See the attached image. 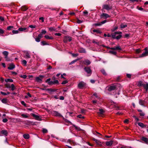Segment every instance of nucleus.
<instances>
[{"mask_svg":"<svg viewBox=\"0 0 148 148\" xmlns=\"http://www.w3.org/2000/svg\"><path fill=\"white\" fill-rule=\"evenodd\" d=\"M107 22V20H104L101 22H99L93 24V25L95 27L97 26H101L103 24H104Z\"/></svg>","mask_w":148,"mask_h":148,"instance_id":"6","label":"nucleus"},{"mask_svg":"<svg viewBox=\"0 0 148 148\" xmlns=\"http://www.w3.org/2000/svg\"><path fill=\"white\" fill-rule=\"evenodd\" d=\"M99 112H98L97 113L100 114H102L103 113L105 112V111L101 109H99Z\"/></svg>","mask_w":148,"mask_h":148,"instance_id":"26","label":"nucleus"},{"mask_svg":"<svg viewBox=\"0 0 148 148\" xmlns=\"http://www.w3.org/2000/svg\"><path fill=\"white\" fill-rule=\"evenodd\" d=\"M91 63V62L88 59H86L83 61V63L87 66L90 65Z\"/></svg>","mask_w":148,"mask_h":148,"instance_id":"14","label":"nucleus"},{"mask_svg":"<svg viewBox=\"0 0 148 148\" xmlns=\"http://www.w3.org/2000/svg\"><path fill=\"white\" fill-rule=\"evenodd\" d=\"M101 73L105 76H106L107 75V74L106 73L105 71L103 69H102L101 70Z\"/></svg>","mask_w":148,"mask_h":148,"instance_id":"31","label":"nucleus"},{"mask_svg":"<svg viewBox=\"0 0 148 148\" xmlns=\"http://www.w3.org/2000/svg\"><path fill=\"white\" fill-rule=\"evenodd\" d=\"M122 36L121 34H119L118 36H117L116 37V39L119 40L121 38Z\"/></svg>","mask_w":148,"mask_h":148,"instance_id":"48","label":"nucleus"},{"mask_svg":"<svg viewBox=\"0 0 148 148\" xmlns=\"http://www.w3.org/2000/svg\"><path fill=\"white\" fill-rule=\"evenodd\" d=\"M109 53L114 55H116L117 54V52L116 51H114L110 50L109 51Z\"/></svg>","mask_w":148,"mask_h":148,"instance_id":"30","label":"nucleus"},{"mask_svg":"<svg viewBox=\"0 0 148 148\" xmlns=\"http://www.w3.org/2000/svg\"><path fill=\"white\" fill-rule=\"evenodd\" d=\"M78 51L80 53H85L86 52L85 49L82 47L79 48Z\"/></svg>","mask_w":148,"mask_h":148,"instance_id":"18","label":"nucleus"},{"mask_svg":"<svg viewBox=\"0 0 148 148\" xmlns=\"http://www.w3.org/2000/svg\"><path fill=\"white\" fill-rule=\"evenodd\" d=\"M113 141L111 140L110 141H107L106 142V145L107 146H110L112 144Z\"/></svg>","mask_w":148,"mask_h":148,"instance_id":"21","label":"nucleus"},{"mask_svg":"<svg viewBox=\"0 0 148 148\" xmlns=\"http://www.w3.org/2000/svg\"><path fill=\"white\" fill-rule=\"evenodd\" d=\"M44 76L43 75H39L38 77V82H41L42 81V79L44 77Z\"/></svg>","mask_w":148,"mask_h":148,"instance_id":"12","label":"nucleus"},{"mask_svg":"<svg viewBox=\"0 0 148 148\" xmlns=\"http://www.w3.org/2000/svg\"><path fill=\"white\" fill-rule=\"evenodd\" d=\"M0 133L1 134L4 135L5 136H7L8 134V132L6 130H2L1 131Z\"/></svg>","mask_w":148,"mask_h":148,"instance_id":"17","label":"nucleus"},{"mask_svg":"<svg viewBox=\"0 0 148 148\" xmlns=\"http://www.w3.org/2000/svg\"><path fill=\"white\" fill-rule=\"evenodd\" d=\"M31 115L33 117H35V119L37 120V115H36L35 114L33 113H31Z\"/></svg>","mask_w":148,"mask_h":148,"instance_id":"45","label":"nucleus"},{"mask_svg":"<svg viewBox=\"0 0 148 148\" xmlns=\"http://www.w3.org/2000/svg\"><path fill=\"white\" fill-rule=\"evenodd\" d=\"M145 100H143L141 99H139V104L142 106H145Z\"/></svg>","mask_w":148,"mask_h":148,"instance_id":"10","label":"nucleus"},{"mask_svg":"<svg viewBox=\"0 0 148 148\" xmlns=\"http://www.w3.org/2000/svg\"><path fill=\"white\" fill-rule=\"evenodd\" d=\"M48 84H49V85H51L54 84L53 82V81H51L49 82H48Z\"/></svg>","mask_w":148,"mask_h":148,"instance_id":"56","label":"nucleus"},{"mask_svg":"<svg viewBox=\"0 0 148 148\" xmlns=\"http://www.w3.org/2000/svg\"><path fill=\"white\" fill-rule=\"evenodd\" d=\"M86 85V84L83 82H81L79 83L78 84V87L79 88H82Z\"/></svg>","mask_w":148,"mask_h":148,"instance_id":"8","label":"nucleus"},{"mask_svg":"<svg viewBox=\"0 0 148 148\" xmlns=\"http://www.w3.org/2000/svg\"><path fill=\"white\" fill-rule=\"evenodd\" d=\"M73 127H75V129L76 130H77L79 131H80L81 130V129L79 127L76 126L75 125H73Z\"/></svg>","mask_w":148,"mask_h":148,"instance_id":"39","label":"nucleus"},{"mask_svg":"<svg viewBox=\"0 0 148 148\" xmlns=\"http://www.w3.org/2000/svg\"><path fill=\"white\" fill-rule=\"evenodd\" d=\"M3 54L5 56V58H6L7 56H8L9 53L8 51H4L2 52Z\"/></svg>","mask_w":148,"mask_h":148,"instance_id":"23","label":"nucleus"},{"mask_svg":"<svg viewBox=\"0 0 148 148\" xmlns=\"http://www.w3.org/2000/svg\"><path fill=\"white\" fill-rule=\"evenodd\" d=\"M20 77L22 78L26 79L27 77V76L25 75H21Z\"/></svg>","mask_w":148,"mask_h":148,"instance_id":"52","label":"nucleus"},{"mask_svg":"<svg viewBox=\"0 0 148 148\" xmlns=\"http://www.w3.org/2000/svg\"><path fill=\"white\" fill-rule=\"evenodd\" d=\"M130 34H126L125 35V37L128 38L130 37Z\"/></svg>","mask_w":148,"mask_h":148,"instance_id":"60","label":"nucleus"},{"mask_svg":"<svg viewBox=\"0 0 148 148\" xmlns=\"http://www.w3.org/2000/svg\"><path fill=\"white\" fill-rule=\"evenodd\" d=\"M12 33L13 34H17L19 33L18 30H13L12 31Z\"/></svg>","mask_w":148,"mask_h":148,"instance_id":"47","label":"nucleus"},{"mask_svg":"<svg viewBox=\"0 0 148 148\" xmlns=\"http://www.w3.org/2000/svg\"><path fill=\"white\" fill-rule=\"evenodd\" d=\"M54 84H59V81L58 80H54L53 81Z\"/></svg>","mask_w":148,"mask_h":148,"instance_id":"55","label":"nucleus"},{"mask_svg":"<svg viewBox=\"0 0 148 148\" xmlns=\"http://www.w3.org/2000/svg\"><path fill=\"white\" fill-rule=\"evenodd\" d=\"M28 7L27 6L23 5L21 7V9L22 11H25L28 9Z\"/></svg>","mask_w":148,"mask_h":148,"instance_id":"19","label":"nucleus"},{"mask_svg":"<svg viewBox=\"0 0 148 148\" xmlns=\"http://www.w3.org/2000/svg\"><path fill=\"white\" fill-rule=\"evenodd\" d=\"M117 34H115V32L112 33L111 34V37L113 39H116V35Z\"/></svg>","mask_w":148,"mask_h":148,"instance_id":"40","label":"nucleus"},{"mask_svg":"<svg viewBox=\"0 0 148 148\" xmlns=\"http://www.w3.org/2000/svg\"><path fill=\"white\" fill-rule=\"evenodd\" d=\"M138 125L142 128H145L146 127V125H144L143 123L139 122L138 123Z\"/></svg>","mask_w":148,"mask_h":148,"instance_id":"22","label":"nucleus"},{"mask_svg":"<svg viewBox=\"0 0 148 148\" xmlns=\"http://www.w3.org/2000/svg\"><path fill=\"white\" fill-rule=\"evenodd\" d=\"M42 132L43 133H46L47 132V130L45 128H43L42 130Z\"/></svg>","mask_w":148,"mask_h":148,"instance_id":"46","label":"nucleus"},{"mask_svg":"<svg viewBox=\"0 0 148 148\" xmlns=\"http://www.w3.org/2000/svg\"><path fill=\"white\" fill-rule=\"evenodd\" d=\"M22 64H24L25 66L27 64V61L25 60H23L22 61Z\"/></svg>","mask_w":148,"mask_h":148,"instance_id":"53","label":"nucleus"},{"mask_svg":"<svg viewBox=\"0 0 148 148\" xmlns=\"http://www.w3.org/2000/svg\"><path fill=\"white\" fill-rule=\"evenodd\" d=\"M121 85L120 84H117L115 85L114 84H112L108 88V91L111 92L113 90H116L117 89V87H119Z\"/></svg>","mask_w":148,"mask_h":148,"instance_id":"1","label":"nucleus"},{"mask_svg":"<svg viewBox=\"0 0 148 148\" xmlns=\"http://www.w3.org/2000/svg\"><path fill=\"white\" fill-rule=\"evenodd\" d=\"M145 84L143 82L141 81H139L137 82V86L138 87H144L145 86Z\"/></svg>","mask_w":148,"mask_h":148,"instance_id":"11","label":"nucleus"},{"mask_svg":"<svg viewBox=\"0 0 148 148\" xmlns=\"http://www.w3.org/2000/svg\"><path fill=\"white\" fill-rule=\"evenodd\" d=\"M21 116H22L23 117L25 118H27L28 117V116L26 114H22L21 115Z\"/></svg>","mask_w":148,"mask_h":148,"instance_id":"59","label":"nucleus"},{"mask_svg":"<svg viewBox=\"0 0 148 148\" xmlns=\"http://www.w3.org/2000/svg\"><path fill=\"white\" fill-rule=\"evenodd\" d=\"M72 37L69 36H65L64 38L63 41L64 43H67L68 41H71L72 40Z\"/></svg>","mask_w":148,"mask_h":148,"instance_id":"4","label":"nucleus"},{"mask_svg":"<svg viewBox=\"0 0 148 148\" xmlns=\"http://www.w3.org/2000/svg\"><path fill=\"white\" fill-rule=\"evenodd\" d=\"M51 78H49L48 79H47L45 81V82L46 83H47V84L48 83V82H49L51 81Z\"/></svg>","mask_w":148,"mask_h":148,"instance_id":"62","label":"nucleus"},{"mask_svg":"<svg viewBox=\"0 0 148 148\" xmlns=\"http://www.w3.org/2000/svg\"><path fill=\"white\" fill-rule=\"evenodd\" d=\"M143 88L145 89V92L148 91V83L145 84Z\"/></svg>","mask_w":148,"mask_h":148,"instance_id":"24","label":"nucleus"},{"mask_svg":"<svg viewBox=\"0 0 148 148\" xmlns=\"http://www.w3.org/2000/svg\"><path fill=\"white\" fill-rule=\"evenodd\" d=\"M25 56L27 58H30V55L29 53L28 52H27L25 54Z\"/></svg>","mask_w":148,"mask_h":148,"instance_id":"51","label":"nucleus"},{"mask_svg":"<svg viewBox=\"0 0 148 148\" xmlns=\"http://www.w3.org/2000/svg\"><path fill=\"white\" fill-rule=\"evenodd\" d=\"M110 16L108 14L103 13L100 15V18H103L104 19H106L110 17Z\"/></svg>","mask_w":148,"mask_h":148,"instance_id":"9","label":"nucleus"},{"mask_svg":"<svg viewBox=\"0 0 148 148\" xmlns=\"http://www.w3.org/2000/svg\"><path fill=\"white\" fill-rule=\"evenodd\" d=\"M8 121V119L6 118L2 120V121L4 123H6Z\"/></svg>","mask_w":148,"mask_h":148,"instance_id":"63","label":"nucleus"},{"mask_svg":"<svg viewBox=\"0 0 148 148\" xmlns=\"http://www.w3.org/2000/svg\"><path fill=\"white\" fill-rule=\"evenodd\" d=\"M77 117L80 119H84V116H82V115L81 114H79L77 115Z\"/></svg>","mask_w":148,"mask_h":148,"instance_id":"58","label":"nucleus"},{"mask_svg":"<svg viewBox=\"0 0 148 148\" xmlns=\"http://www.w3.org/2000/svg\"><path fill=\"white\" fill-rule=\"evenodd\" d=\"M15 67V66L13 64H11L8 67V69L9 70H13Z\"/></svg>","mask_w":148,"mask_h":148,"instance_id":"20","label":"nucleus"},{"mask_svg":"<svg viewBox=\"0 0 148 148\" xmlns=\"http://www.w3.org/2000/svg\"><path fill=\"white\" fill-rule=\"evenodd\" d=\"M45 38L47 39H53V38L52 36H49L48 35H45L44 36Z\"/></svg>","mask_w":148,"mask_h":148,"instance_id":"28","label":"nucleus"},{"mask_svg":"<svg viewBox=\"0 0 148 148\" xmlns=\"http://www.w3.org/2000/svg\"><path fill=\"white\" fill-rule=\"evenodd\" d=\"M127 26V25H123V23H121V24L120 25V27L121 28H124L125 27H126Z\"/></svg>","mask_w":148,"mask_h":148,"instance_id":"41","label":"nucleus"},{"mask_svg":"<svg viewBox=\"0 0 148 148\" xmlns=\"http://www.w3.org/2000/svg\"><path fill=\"white\" fill-rule=\"evenodd\" d=\"M51 113L53 115L56 116L61 117L64 118L63 116L60 113H59L58 112L56 111H52L51 112Z\"/></svg>","mask_w":148,"mask_h":148,"instance_id":"3","label":"nucleus"},{"mask_svg":"<svg viewBox=\"0 0 148 148\" xmlns=\"http://www.w3.org/2000/svg\"><path fill=\"white\" fill-rule=\"evenodd\" d=\"M92 42L93 43L96 44L97 45H99V42L96 41L95 40H92Z\"/></svg>","mask_w":148,"mask_h":148,"instance_id":"54","label":"nucleus"},{"mask_svg":"<svg viewBox=\"0 0 148 148\" xmlns=\"http://www.w3.org/2000/svg\"><path fill=\"white\" fill-rule=\"evenodd\" d=\"M36 25H30L29 26V27L32 28H34L36 27Z\"/></svg>","mask_w":148,"mask_h":148,"instance_id":"57","label":"nucleus"},{"mask_svg":"<svg viewBox=\"0 0 148 148\" xmlns=\"http://www.w3.org/2000/svg\"><path fill=\"white\" fill-rule=\"evenodd\" d=\"M68 82V81L67 80H64L62 82L61 84L63 85L67 83Z\"/></svg>","mask_w":148,"mask_h":148,"instance_id":"49","label":"nucleus"},{"mask_svg":"<svg viewBox=\"0 0 148 148\" xmlns=\"http://www.w3.org/2000/svg\"><path fill=\"white\" fill-rule=\"evenodd\" d=\"M41 45L44 46L45 45H49V44L46 42L45 41H42L41 42Z\"/></svg>","mask_w":148,"mask_h":148,"instance_id":"25","label":"nucleus"},{"mask_svg":"<svg viewBox=\"0 0 148 148\" xmlns=\"http://www.w3.org/2000/svg\"><path fill=\"white\" fill-rule=\"evenodd\" d=\"M18 31L21 32H27L28 29L26 28L20 27L18 29Z\"/></svg>","mask_w":148,"mask_h":148,"instance_id":"16","label":"nucleus"},{"mask_svg":"<svg viewBox=\"0 0 148 148\" xmlns=\"http://www.w3.org/2000/svg\"><path fill=\"white\" fill-rule=\"evenodd\" d=\"M10 88H11V89L12 91H13L16 88L15 86L13 84H11L10 86Z\"/></svg>","mask_w":148,"mask_h":148,"instance_id":"35","label":"nucleus"},{"mask_svg":"<svg viewBox=\"0 0 148 148\" xmlns=\"http://www.w3.org/2000/svg\"><path fill=\"white\" fill-rule=\"evenodd\" d=\"M33 36L35 39L36 41L37 42V33L36 32L34 33L33 34Z\"/></svg>","mask_w":148,"mask_h":148,"instance_id":"37","label":"nucleus"},{"mask_svg":"<svg viewBox=\"0 0 148 148\" xmlns=\"http://www.w3.org/2000/svg\"><path fill=\"white\" fill-rule=\"evenodd\" d=\"M7 99L6 98H3L1 100L2 102L4 103H7Z\"/></svg>","mask_w":148,"mask_h":148,"instance_id":"36","label":"nucleus"},{"mask_svg":"<svg viewBox=\"0 0 148 148\" xmlns=\"http://www.w3.org/2000/svg\"><path fill=\"white\" fill-rule=\"evenodd\" d=\"M145 51V52L142 53L141 55L140 56V57H142L145 56H146L148 55V51H147V47L145 48L144 49Z\"/></svg>","mask_w":148,"mask_h":148,"instance_id":"7","label":"nucleus"},{"mask_svg":"<svg viewBox=\"0 0 148 148\" xmlns=\"http://www.w3.org/2000/svg\"><path fill=\"white\" fill-rule=\"evenodd\" d=\"M21 103L22 105H24L25 106H27V104L25 103L24 101H22L21 102Z\"/></svg>","mask_w":148,"mask_h":148,"instance_id":"61","label":"nucleus"},{"mask_svg":"<svg viewBox=\"0 0 148 148\" xmlns=\"http://www.w3.org/2000/svg\"><path fill=\"white\" fill-rule=\"evenodd\" d=\"M92 139V140L95 142L97 145H98L100 146H101L102 145L101 143V142L99 141H98L97 140L95 139L94 138H93Z\"/></svg>","mask_w":148,"mask_h":148,"instance_id":"15","label":"nucleus"},{"mask_svg":"<svg viewBox=\"0 0 148 148\" xmlns=\"http://www.w3.org/2000/svg\"><path fill=\"white\" fill-rule=\"evenodd\" d=\"M5 81L6 82H13V80L12 79H5Z\"/></svg>","mask_w":148,"mask_h":148,"instance_id":"33","label":"nucleus"},{"mask_svg":"<svg viewBox=\"0 0 148 148\" xmlns=\"http://www.w3.org/2000/svg\"><path fill=\"white\" fill-rule=\"evenodd\" d=\"M13 28V26H9L7 27V29L8 30H11V29Z\"/></svg>","mask_w":148,"mask_h":148,"instance_id":"43","label":"nucleus"},{"mask_svg":"<svg viewBox=\"0 0 148 148\" xmlns=\"http://www.w3.org/2000/svg\"><path fill=\"white\" fill-rule=\"evenodd\" d=\"M95 134L98 137H101V136H102V135L100 134V133L98 132H96V134Z\"/></svg>","mask_w":148,"mask_h":148,"instance_id":"50","label":"nucleus"},{"mask_svg":"<svg viewBox=\"0 0 148 148\" xmlns=\"http://www.w3.org/2000/svg\"><path fill=\"white\" fill-rule=\"evenodd\" d=\"M84 71L87 73L88 75V76H90L92 73V71L90 68L89 66L85 67L84 68Z\"/></svg>","mask_w":148,"mask_h":148,"instance_id":"2","label":"nucleus"},{"mask_svg":"<svg viewBox=\"0 0 148 148\" xmlns=\"http://www.w3.org/2000/svg\"><path fill=\"white\" fill-rule=\"evenodd\" d=\"M92 31L94 32H96L99 34H101L102 33L101 31L98 29H94L92 30Z\"/></svg>","mask_w":148,"mask_h":148,"instance_id":"32","label":"nucleus"},{"mask_svg":"<svg viewBox=\"0 0 148 148\" xmlns=\"http://www.w3.org/2000/svg\"><path fill=\"white\" fill-rule=\"evenodd\" d=\"M115 49L116 50L121 51L122 50V49L119 45L115 47Z\"/></svg>","mask_w":148,"mask_h":148,"instance_id":"29","label":"nucleus"},{"mask_svg":"<svg viewBox=\"0 0 148 148\" xmlns=\"http://www.w3.org/2000/svg\"><path fill=\"white\" fill-rule=\"evenodd\" d=\"M5 87L7 88H10L11 86L10 85V84L9 83H6L5 84Z\"/></svg>","mask_w":148,"mask_h":148,"instance_id":"44","label":"nucleus"},{"mask_svg":"<svg viewBox=\"0 0 148 148\" xmlns=\"http://www.w3.org/2000/svg\"><path fill=\"white\" fill-rule=\"evenodd\" d=\"M23 137L24 138L28 139L29 138V136L28 134H25L23 135Z\"/></svg>","mask_w":148,"mask_h":148,"instance_id":"27","label":"nucleus"},{"mask_svg":"<svg viewBox=\"0 0 148 148\" xmlns=\"http://www.w3.org/2000/svg\"><path fill=\"white\" fill-rule=\"evenodd\" d=\"M102 8L103 9L109 11L112 9V7L111 6H109L108 4H104Z\"/></svg>","mask_w":148,"mask_h":148,"instance_id":"5","label":"nucleus"},{"mask_svg":"<svg viewBox=\"0 0 148 148\" xmlns=\"http://www.w3.org/2000/svg\"><path fill=\"white\" fill-rule=\"evenodd\" d=\"M29 123L33 125H36V122H34L33 121H29Z\"/></svg>","mask_w":148,"mask_h":148,"instance_id":"42","label":"nucleus"},{"mask_svg":"<svg viewBox=\"0 0 148 148\" xmlns=\"http://www.w3.org/2000/svg\"><path fill=\"white\" fill-rule=\"evenodd\" d=\"M78 60H79V59H76L75 60H74L72 61H71L70 63L69 64L70 65H71V64L74 63L76 62Z\"/></svg>","mask_w":148,"mask_h":148,"instance_id":"38","label":"nucleus"},{"mask_svg":"<svg viewBox=\"0 0 148 148\" xmlns=\"http://www.w3.org/2000/svg\"><path fill=\"white\" fill-rule=\"evenodd\" d=\"M82 21L79 19H77V23L79 24H80L82 23Z\"/></svg>","mask_w":148,"mask_h":148,"instance_id":"64","label":"nucleus"},{"mask_svg":"<svg viewBox=\"0 0 148 148\" xmlns=\"http://www.w3.org/2000/svg\"><path fill=\"white\" fill-rule=\"evenodd\" d=\"M141 140L146 144H148V138H147L143 136L141 137Z\"/></svg>","mask_w":148,"mask_h":148,"instance_id":"13","label":"nucleus"},{"mask_svg":"<svg viewBox=\"0 0 148 148\" xmlns=\"http://www.w3.org/2000/svg\"><path fill=\"white\" fill-rule=\"evenodd\" d=\"M46 90H47L51 92H55L57 90V89H53L51 88H47Z\"/></svg>","mask_w":148,"mask_h":148,"instance_id":"34","label":"nucleus"}]
</instances>
